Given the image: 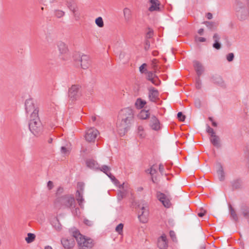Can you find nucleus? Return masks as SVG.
<instances>
[{
  "label": "nucleus",
  "instance_id": "f257e3e1",
  "mask_svg": "<svg viewBox=\"0 0 249 249\" xmlns=\"http://www.w3.org/2000/svg\"><path fill=\"white\" fill-rule=\"evenodd\" d=\"M134 118V111L130 107H125L120 111L116 122L117 131L124 136L128 131Z\"/></svg>",
  "mask_w": 249,
  "mask_h": 249
},
{
  "label": "nucleus",
  "instance_id": "f03ea898",
  "mask_svg": "<svg viewBox=\"0 0 249 249\" xmlns=\"http://www.w3.org/2000/svg\"><path fill=\"white\" fill-rule=\"evenodd\" d=\"M54 205L58 209H72L76 206V202L73 196L68 194L57 197L54 201Z\"/></svg>",
  "mask_w": 249,
  "mask_h": 249
},
{
  "label": "nucleus",
  "instance_id": "7ed1b4c3",
  "mask_svg": "<svg viewBox=\"0 0 249 249\" xmlns=\"http://www.w3.org/2000/svg\"><path fill=\"white\" fill-rule=\"evenodd\" d=\"M73 237L75 238L79 246V249H91L93 247L92 240L90 238H86L77 230L72 231Z\"/></svg>",
  "mask_w": 249,
  "mask_h": 249
},
{
  "label": "nucleus",
  "instance_id": "20e7f679",
  "mask_svg": "<svg viewBox=\"0 0 249 249\" xmlns=\"http://www.w3.org/2000/svg\"><path fill=\"white\" fill-rule=\"evenodd\" d=\"M29 127L31 132L35 135H37L41 132L42 125L38 114L30 117Z\"/></svg>",
  "mask_w": 249,
  "mask_h": 249
},
{
  "label": "nucleus",
  "instance_id": "39448f33",
  "mask_svg": "<svg viewBox=\"0 0 249 249\" xmlns=\"http://www.w3.org/2000/svg\"><path fill=\"white\" fill-rule=\"evenodd\" d=\"M74 60L77 65H80L83 69L88 68L89 66V57L87 55L77 53L74 56Z\"/></svg>",
  "mask_w": 249,
  "mask_h": 249
},
{
  "label": "nucleus",
  "instance_id": "423d86ee",
  "mask_svg": "<svg viewBox=\"0 0 249 249\" xmlns=\"http://www.w3.org/2000/svg\"><path fill=\"white\" fill-rule=\"evenodd\" d=\"M25 106L26 113L30 115V117L38 114V108L32 99H27L25 103Z\"/></svg>",
  "mask_w": 249,
  "mask_h": 249
},
{
  "label": "nucleus",
  "instance_id": "0eeeda50",
  "mask_svg": "<svg viewBox=\"0 0 249 249\" xmlns=\"http://www.w3.org/2000/svg\"><path fill=\"white\" fill-rule=\"evenodd\" d=\"M81 86L79 85H72L69 89V97L71 100H77L81 95L80 89Z\"/></svg>",
  "mask_w": 249,
  "mask_h": 249
},
{
  "label": "nucleus",
  "instance_id": "6e6552de",
  "mask_svg": "<svg viewBox=\"0 0 249 249\" xmlns=\"http://www.w3.org/2000/svg\"><path fill=\"white\" fill-rule=\"evenodd\" d=\"M157 196L158 199L162 203L164 207L169 208L170 206V200L167 196L160 192L157 193Z\"/></svg>",
  "mask_w": 249,
  "mask_h": 249
},
{
  "label": "nucleus",
  "instance_id": "1a4fd4ad",
  "mask_svg": "<svg viewBox=\"0 0 249 249\" xmlns=\"http://www.w3.org/2000/svg\"><path fill=\"white\" fill-rule=\"evenodd\" d=\"M148 211L146 207H142L139 212V219L140 221L145 223L148 221Z\"/></svg>",
  "mask_w": 249,
  "mask_h": 249
},
{
  "label": "nucleus",
  "instance_id": "9d476101",
  "mask_svg": "<svg viewBox=\"0 0 249 249\" xmlns=\"http://www.w3.org/2000/svg\"><path fill=\"white\" fill-rule=\"evenodd\" d=\"M149 126L152 130L158 131L161 129L160 124L158 119L155 116L151 118Z\"/></svg>",
  "mask_w": 249,
  "mask_h": 249
},
{
  "label": "nucleus",
  "instance_id": "9b49d317",
  "mask_svg": "<svg viewBox=\"0 0 249 249\" xmlns=\"http://www.w3.org/2000/svg\"><path fill=\"white\" fill-rule=\"evenodd\" d=\"M158 246L160 249H167L168 247L167 240L165 234H162L158 239Z\"/></svg>",
  "mask_w": 249,
  "mask_h": 249
},
{
  "label": "nucleus",
  "instance_id": "f8f14e48",
  "mask_svg": "<svg viewBox=\"0 0 249 249\" xmlns=\"http://www.w3.org/2000/svg\"><path fill=\"white\" fill-rule=\"evenodd\" d=\"M61 244L65 249H71L74 247L75 242L73 238H63Z\"/></svg>",
  "mask_w": 249,
  "mask_h": 249
},
{
  "label": "nucleus",
  "instance_id": "ddd939ff",
  "mask_svg": "<svg viewBox=\"0 0 249 249\" xmlns=\"http://www.w3.org/2000/svg\"><path fill=\"white\" fill-rule=\"evenodd\" d=\"M57 47L59 53L61 54L67 53L69 51L67 45L62 41H59L57 43Z\"/></svg>",
  "mask_w": 249,
  "mask_h": 249
},
{
  "label": "nucleus",
  "instance_id": "4468645a",
  "mask_svg": "<svg viewBox=\"0 0 249 249\" xmlns=\"http://www.w3.org/2000/svg\"><path fill=\"white\" fill-rule=\"evenodd\" d=\"M137 135L141 139H144L146 136L144 126L142 125H139L137 128Z\"/></svg>",
  "mask_w": 249,
  "mask_h": 249
},
{
  "label": "nucleus",
  "instance_id": "2eb2a0df",
  "mask_svg": "<svg viewBox=\"0 0 249 249\" xmlns=\"http://www.w3.org/2000/svg\"><path fill=\"white\" fill-rule=\"evenodd\" d=\"M123 14L124 20L128 22L132 18V12L131 10L128 7H125L123 10Z\"/></svg>",
  "mask_w": 249,
  "mask_h": 249
},
{
  "label": "nucleus",
  "instance_id": "dca6fc26",
  "mask_svg": "<svg viewBox=\"0 0 249 249\" xmlns=\"http://www.w3.org/2000/svg\"><path fill=\"white\" fill-rule=\"evenodd\" d=\"M151 5L149 8V10L151 12L154 11H159L160 10V2L158 0H150Z\"/></svg>",
  "mask_w": 249,
  "mask_h": 249
},
{
  "label": "nucleus",
  "instance_id": "f3484780",
  "mask_svg": "<svg viewBox=\"0 0 249 249\" xmlns=\"http://www.w3.org/2000/svg\"><path fill=\"white\" fill-rule=\"evenodd\" d=\"M85 140L88 142H91L93 140V129L92 128L89 129L85 135Z\"/></svg>",
  "mask_w": 249,
  "mask_h": 249
},
{
  "label": "nucleus",
  "instance_id": "a211bd4d",
  "mask_svg": "<svg viewBox=\"0 0 249 249\" xmlns=\"http://www.w3.org/2000/svg\"><path fill=\"white\" fill-rule=\"evenodd\" d=\"M159 92L158 90L154 88H150L149 89V96L150 100L154 101L158 97Z\"/></svg>",
  "mask_w": 249,
  "mask_h": 249
},
{
  "label": "nucleus",
  "instance_id": "6ab92c4d",
  "mask_svg": "<svg viewBox=\"0 0 249 249\" xmlns=\"http://www.w3.org/2000/svg\"><path fill=\"white\" fill-rule=\"evenodd\" d=\"M83 190L81 189L80 190H77L76 193V200L79 203V206L81 207H83L82 203L84 201V199L83 198Z\"/></svg>",
  "mask_w": 249,
  "mask_h": 249
},
{
  "label": "nucleus",
  "instance_id": "aec40b11",
  "mask_svg": "<svg viewBox=\"0 0 249 249\" xmlns=\"http://www.w3.org/2000/svg\"><path fill=\"white\" fill-rule=\"evenodd\" d=\"M150 114L148 110H142L138 114L137 117L140 120H145L149 118Z\"/></svg>",
  "mask_w": 249,
  "mask_h": 249
},
{
  "label": "nucleus",
  "instance_id": "412c9836",
  "mask_svg": "<svg viewBox=\"0 0 249 249\" xmlns=\"http://www.w3.org/2000/svg\"><path fill=\"white\" fill-rule=\"evenodd\" d=\"M194 66L198 74L200 75L203 71L204 69L202 64L197 61L194 62Z\"/></svg>",
  "mask_w": 249,
  "mask_h": 249
},
{
  "label": "nucleus",
  "instance_id": "4be33fe9",
  "mask_svg": "<svg viewBox=\"0 0 249 249\" xmlns=\"http://www.w3.org/2000/svg\"><path fill=\"white\" fill-rule=\"evenodd\" d=\"M210 141L214 146L219 147L220 146V139L216 135H213V136H211Z\"/></svg>",
  "mask_w": 249,
  "mask_h": 249
},
{
  "label": "nucleus",
  "instance_id": "5701e85b",
  "mask_svg": "<svg viewBox=\"0 0 249 249\" xmlns=\"http://www.w3.org/2000/svg\"><path fill=\"white\" fill-rule=\"evenodd\" d=\"M36 239V235L32 233H28L27 236L25 238L26 242L28 243H31L35 241Z\"/></svg>",
  "mask_w": 249,
  "mask_h": 249
},
{
  "label": "nucleus",
  "instance_id": "b1692460",
  "mask_svg": "<svg viewBox=\"0 0 249 249\" xmlns=\"http://www.w3.org/2000/svg\"><path fill=\"white\" fill-rule=\"evenodd\" d=\"M145 104L146 102L141 99H138L135 102V106L138 109L142 108Z\"/></svg>",
  "mask_w": 249,
  "mask_h": 249
},
{
  "label": "nucleus",
  "instance_id": "393cba45",
  "mask_svg": "<svg viewBox=\"0 0 249 249\" xmlns=\"http://www.w3.org/2000/svg\"><path fill=\"white\" fill-rule=\"evenodd\" d=\"M147 79L150 81L153 84H156L153 79L156 76L155 74L151 71H146V73Z\"/></svg>",
  "mask_w": 249,
  "mask_h": 249
},
{
  "label": "nucleus",
  "instance_id": "a878e982",
  "mask_svg": "<svg viewBox=\"0 0 249 249\" xmlns=\"http://www.w3.org/2000/svg\"><path fill=\"white\" fill-rule=\"evenodd\" d=\"M61 153L64 155H68L70 153L71 148L68 145L62 146L60 149Z\"/></svg>",
  "mask_w": 249,
  "mask_h": 249
},
{
  "label": "nucleus",
  "instance_id": "bb28decb",
  "mask_svg": "<svg viewBox=\"0 0 249 249\" xmlns=\"http://www.w3.org/2000/svg\"><path fill=\"white\" fill-rule=\"evenodd\" d=\"M95 24L99 28H103L104 26V22L102 17H99L95 20Z\"/></svg>",
  "mask_w": 249,
  "mask_h": 249
},
{
  "label": "nucleus",
  "instance_id": "cd10ccee",
  "mask_svg": "<svg viewBox=\"0 0 249 249\" xmlns=\"http://www.w3.org/2000/svg\"><path fill=\"white\" fill-rule=\"evenodd\" d=\"M67 6L68 8L71 10V11H73L74 14V16L76 17V14L75 13V3L73 1H67ZM76 18V17H75Z\"/></svg>",
  "mask_w": 249,
  "mask_h": 249
},
{
  "label": "nucleus",
  "instance_id": "c85d7f7f",
  "mask_svg": "<svg viewBox=\"0 0 249 249\" xmlns=\"http://www.w3.org/2000/svg\"><path fill=\"white\" fill-rule=\"evenodd\" d=\"M217 177L220 180L224 179V173L222 167L221 166L218 167V169L217 171Z\"/></svg>",
  "mask_w": 249,
  "mask_h": 249
},
{
  "label": "nucleus",
  "instance_id": "c756f323",
  "mask_svg": "<svg viewBox=\"0 0 249 249\" xmlns=\"http://www.w3.org/2000/svg\"><path fill=\"white\" fill-rule=\"evenodd\" d=\"M214 83H216L221 87H224L225 84L221 77H217L214 79Z\"/></svg>",
  "mask_w": 249,
  "mask_h": 249
},
{
  "label": "nucleus",
  "instance_id": "7c9ffc66",
  "mask_svg": "<svg viewBox=\"0 0 249 249\" xmlns=\"http://www.w3.org/2000/svg\"><path fill=\"white\" fill-rule=\"evenodd\" d=\"M101 171L104 173H106L112 180L115 179V177L112 176H110L107 174V172L109 171V168L107 166H104L102 168Z\"/></svg>",
  "mask_w": 249,
  "mask_h": 249
},
{
  "label": "nucleus",
  "instance_id": "2f4dec72",
  "mask_svg": "<svg viewBox=\"0 0 249 249\" xmlns=\"http://www.w3.org/2000/svg\"><path fill=\"white\" fill-rule=\"evenodd\" d=\"M124 225L123 224H119L115 228V231L119 234H122L123 233V229Z\"/></svg>",
  "mask_w": 249,
  "mask_h": 249
},
{
  "label": "nucleus",
  "instance_id": "473e14b6",
  "mask_svg": "<svg viewBox=\"0 0 249 249\" xmlns=\"http://www.w3.org/2000/svg\"><path fill=\"white\" fill-rule=\"evenodd\" d=\"M53 225L56 230L59 231L61 229V225L59 223L57 219L55 220L53 222Z\"/></svg>",
  "mask_w": 249,
  "mask_h": 249
},
{
  "label": "nucleus",
  "instance_id": "72a5a7b5",
  "mask_svg": "<svg viewBox=\"0 0 249 249\" xmlns=\"http://www.w3.org/2000/svg\"><path fill=\"white\" fill-rule=\"evenodd\" d=\"M86 164L87 166L90 169L93 167V161L91 159H87L86 161Z\"/></svg>",
  "mask_w": 249,
  "mask_h": 249
},
{
  "label": "nucleus",
  "instance_id": "f704fd0d",
  "mask_svg": "<svg viewBox=\"0 0 249 249\" xmlns=\"http://www.w3.org/2000/svg\"><path fill=\"white\" fill-rule=\"evenodd\" d=\"M146 66L147 65L145 63L142 64L139 68L140 71L142 73H146V71H147L146 69Z\"/></svg>",
  "mask_w": 249,
  "mask_h": 249
},
{
  "label": "nucleus",
  "instance_id": "c9c22d12",
  "mask_svg": "<svg viewBox=\"0 0 249 249\" xmlns=\"http://www.w3.org/2000/svg\"><path fill=\"white\" fill-rule=\"evenodd\" d=\"M65 13L61 10H55V16L58 18H60L64 15Z\"/></svg>",
  "mask_w": 249,
  "mask_h": 249
},
{
  "label": "nucleus",
  "instance_id": "e433bc0d",
  "mask_svg": "<svg viewBox=\"0 0 249 249\" xmlns=\"http://www.w3.org/2000/svg\"><path fill=\"white\" fill-rule=\"evenodd\" d=\"M72 213L76 216H79L80 215V211L79 209L78 208H74L72 209H71Z\"/></svg>",
  "mask_w": 249,
  "mask_h": 249
},
{
  "label": "nucleus",
  "instance_id": "4c0bfd02",
  "mask_svg": "<svg viewBox=\"0 0 249 249\" xmlns=\"http://www.w3.org/2000/svg\"><path fill=\"white\" fill-rule=\"evenodd\" d=\"M234 56V54L231 53L227 55L226 58L228 61L231 62L233 60Z\"/></svg>",
  "mask_w": 249,
  "mask_h": 249
},
{
  "label": "nucleus",
  "instance_id": "58836bf2",
  "mask_svg": "<svg viewBox=\"0 0 249 249\" xmlns=\"http://www.w3.org/2000/svg\"><path fill=\"white\" fill-rule=\"evenodd\" d=\"M83 222L85 225H86L88 226H91L92 225V221L89 220L87 218H84Z\"/></svg>",
  "mask_w": 249,
  "mask_h": 249
},
{
  "label": "nucleus",
  "instance_id": "ea45409f",
  "mask_svg": "<svg viewBox=\"0 0 249 249\" xmlns=\"http://www.w3.org/2000/svg\"><path fill=\"white\" fill-rule=\"evenodd\" d=\"M157 62H158V61L155 59H154L152 60V65L153 68L155 70V72H156L157 71H158L157 69V65H156Z\"/></svg>",
  "mask_w": 249,
  "mask_h": 249
},
{
  "label": "nucleus",
  "instance_id": "a19ab883",
  "mask_svg": "<svg viewBox=\"0 0 249 249\" xmlns=\"http://www.w3.org/2000/svg\"><path fill=\"white\" fill-rule=\"evenodd\" d=\"M178 118L180 121H184L185 119V116L183 115L182 113L180 112L178 113Z\"/></svg>",
  "mask_w": 249,
  "mask_h": 249
},
{
  "label": "nucleus",
  "instance_id": "79ce46f5",
  "mask_svg": "<svg viewBox=\"0 0 249 249\" xmlns=\"http://www.w3.org/2000/svg\"><path fill=\"white\" fill-rule=\"evenodd\" d=\"M170 236L174 241H177V237L175 232L174 231H170Z\"/></svg>",
  "mask_w": 249,
  "mask_h": 249
},
{
  "label": "nucleus",
  "instance_id": "37998d69",
  "mask_svg": "<svg viewBox=\"0 0 249 249\" xmlns=\"http://www.w3.org/2000/svg\"><path fill=\"white\" fill-rule=\"evenodd\" d=\"M195 40L197 42H203L206 41V39L202 37L196 36L195 38Z\"/></svg>",
  "mask_w": 249,
  "mask_h": 249
},
{
  "label": "nucleus",
  "instance_id": "c03bdc74",
  "mask_svg": "<svg viewBox=\"0 0 249 249\" xmlns=\"http://www.w3.org/2000/svg\"><path fill=\"white\" fill-rule=\"evenodd\" d=\"M213 47L216 49L219 50L221 48V45L218 42H215L213 44Z\"/></svg>",
  "mask_w": 249,
  "mask_h": 249
},
{
  "label": "nucleus",
  "instance_id": "a18cd8bd",
  "mask_svg": "<svg viewBox=\"0 0 249 249\" xmlns=\"http://www.w3.org/2000/svg\"><path fill=\"white\" fill-rule=\"evenodd\" d=\"M207 132L211 135V136H213V135H215L213 129L209 126L207 128Z\"/></svg>",
  "mask_w": 249,
  "mask_h": 249
},
{
  "label": "nucleus",
  "instance_id": "49530a36",
  "mask_svg": "<svg viewBox=\"0 0 249 249\" xmlns=\"http://www.w3.org/2000/svg\"><path fill=\"white\" fill-rule=\"evenodd\" d=\"M213 39L214 42H218L220 39V37L218 34H215L213 36Z\"/></svg>",
  "mask_w": 249,
  "mask_h": 249
},
{
  "label": "nucleus",
  "instance_id": "de8ad7c7",
  "mask_svg": "<svg viewBox=\"0 0 249 249\" xmlns=\"http://www.w3.org/2000/svg\"><path fill=\"white\" fill-rule=\"evenodd\" d=\"M53 183L51 181H49L47 183V187L49 190H51L53 188Z\"/></svg>",
  "mask_w": 249,
  "mask_h": 249
},
{
  "label": "nucleus",
  "instance_id": "09e8293b",
  "mask_svg": "<svg viewBox=\"0 0 249 249\" xmlns=\"http://www.w3.org/2000/svg\"><path fill=\"white\" fill-rule=\"evenodd\" d=\"M206 213V210H201V211L198 213V215L199 217H202Z\"/></svg>",
  "mask_w": 249,
  "mask_h": 249
},
{
  "label": "nucleus",
  "instance_id": "8fccbe9b",
  "mask_svg": "<svg viewBox=\"0 0 249 249\" xmlns=\"http://www.w3.org/2000/svg\"><path fill=\"white\" fill-rule=\"evenodd\" d=\"M156 173V168H155L154 166L152 167L150 169V174L153 176L154 174Z\"/></svg>",
  "mask_w": 249,
  "mask_h": 249
},
{
  "label": "nucleus",
  "instance_id": "3c124183",
  "mask_svg": "<svg viewBox=\"0 0 249 249\" xmlns=\"http://www.w3.org/2000/svg\"><path fill=\"white\" fill-rule=\"evenodd\" d=\"M153 80L156 83V84H154L155 85H159L160 84V81L159 80V79H158V78L157 76H156L155 77V78L153 79Z\"/></svg>",
  "mask_w": 249,
  "mask_h": 249
},
{
  "label": "nucleus",
  "instance_id": "603ef678",
  "mask_svg": "<svg viewBox=\"0 0 249 249\" xmlns=\"http://www.w3.org/2000/svg\"><path fill=\"white\" fill-rule=\"evenodd\" d=\"M159 170L161 172V173H162L163 172V170H164V167H163V165L162 164H160L159 165Z\"/></svg>",
  "mask_w": 249,
  "mask_h": 249
},
{
  "label": "nucleus",
  "instance_id": "864d4df0",
  "mask_svg": "<svg viewBox=\"0 0 249 249\" xmlns=\"http://www.w3.org/2000/svg\"><path fill=\"white\" fill-rule=\"evenodd\" d=\"M125 54L124 53H121L119 55V58L121 60H123L124 58Z\"/></svg>",
  "mask_w": 249,
  "mask_h": 249
},
{
  "label": "nucleus",
  "instance_id": "5fc2aeb1",
  "mask_svg": "<svg viewBox=\"0 0 249 249\" xmlns=\"http://www.w3.org/2000/svg\"><path fill=\"white\" fill-rule=\"evenodd\" d=\"M207 17L208 19H210L213 18V15L211 13H208L207 14Z\"/></svg>",
  "mask_w": 249,
  "mask_h": 249
},
{
  "label": "nucleus",
  "instance_id": "6e6d98bb",
  "mask_svg": "<svg viewBox=\"0 0 249 249\" xmlns=\"http://www.w3.org/2000/svg\"><path fill=\"white\" fill-rule=\"evenodd\" d=\"M63 191V189L62 188H59L57 190V194L61 193H62Z\"/></svg>",
  "mask_w": 249,
  "mask_h": 249
},
{
  "label": "nucleus",
  "instance_id": "4d7b16f0",
  "mask_svg": "<svg viewBox=\"0 0 249 249\" xmlns=\"http://www.w3.org/2000/svg\"><path fill=\"white\" fill-rule=\"evenodd\" d=\"M149 47H150V43H149V42H146V46L145 47V48L146 49H149Z\"/></svg>",
  "mask_w": 249,
  "mask_h": 249
},
{
  "label": "nucleus",
  "instance_id": "13d9d810",
  "mask_svg": "<svg viewBox=\"0 0 249 249\" xmlns=\"http://www.w3.org/2000/svg\"><path fill=\"white\" fill-rule=\"evenodd\" d=\"M203 29H200L198 31V33L200 35H202L203 33Z\"/></svg>",
  "mask_w": 249,
  "mask_h": 249
},
{
  "label": "nucleus",
  "instance_id": "bf43d9fd",
  "mask_svg": "<svg viewBox=\"0 0 249 249\" xmlns=\"http://www.w3.org/2000/svg\"><path fill=\"white\" fill-rule=\"evenodd\" d=\"M99 134V132L98 131H94V138H95Z\"/></svg>",
  "mask_w": 249,
  "mask_h": 249
},
{
  "label": "nucleus",
  "instance_id": "052dcab7",
  "mask_svg": "<svg viewBox=\"0 0 249 249\" xmlns=\"http://www.w3.org/2000/svg\"><path fill=\"white\" fill-rule=\"evenodd\" d=\"M45 249H53L52 247L47 246L45 247Z\"/></svg>",
  "mask_w": 249,
  "mask_h": 249
},
{
  "label": "nucleus",
  "instance_id": "680f3d73",
  "mask_svg": "<svg viewBox=\"0 0 249 249\" xmlns=\"http://www.w3.org/2000/svg\"><path fill=\"white\" fill-rule=\"evenodd\" d=\"M48 142L50 143H52V142H53V139L52 138H50Z\"/></svg>",
  "mask_w": 249,
  "mask_h": 249
},
{
  "label": "nucleus",
  "instance_id": "e2e57ef3",
  "mask_svg": "<svg viewBox=\"0 0 249 249\" xmlns=\"http://www.w3.org/2000/svg\"><path fill=\"white\" fill-rule=\"evenodd\" d=\"M212 124H213V126H216V125H217V124H216V123H215V122H213V121L212 122Z\"/></svg>",
  "mask_w": 249,
  "mask_h": 249
},
{
  "label": "nucleus",
  "instance_id": "0e129e2a",
  "mask_svg": "<svg viewBox=\"0 0 249 249\" xmlns=\"http://www.w3.org/2000/svg\"><path fill=\"white\" fill-rule=\"evenodd\" d=\"M152 35V32H149V33H148L149 37H151Z\"/></svg>",
  "mask_w": 249,
  "mask_h": 249
},
{
  "label": "nucleus",
  "instance_id": "69168bd1",
  "mask_svg": "<svg viewBox=\"0 0 249 249\" xmlns=\"http://www.w3.org/2000/svg\"><path fill=\"white\" fill-rule=\"evenodd\" d=\"M210 23V22H207L206 23V25H207V26H208V24H209Z\"/></svg>",
  "mask_w": 249,
  "mask_h": 249
},
{
  "label": "nucleus",
  "instance_id": "338daca9",
  "mask_svg": "<svg viewBox=\"0 0 249 249\" xmlns=\"http://www.w3.org/2000/svg\"><path fill=\"white\" fill-rule=\"evenodd\" d=\"M54 0H50L49 2L51 3V2H53Z\"/></svg>",
  "mask_w": 249,
  "mask_h": 249
},
{
  "label": "nucleus",
  "instance_id": "774afa93",
  "mask_svg": "<svg viewBox=\"0 0 249 249\" xmlns=\"http://www.w3.org/2000/svg\"><path fill=\"white\" fill-rule=\"evenodd\" d=\"M233 214H234V213L233 212H231V214L233 216Z\"/></svg>",
  "mask_w": 249,
  "mask_h": 249
}]
</instances>
